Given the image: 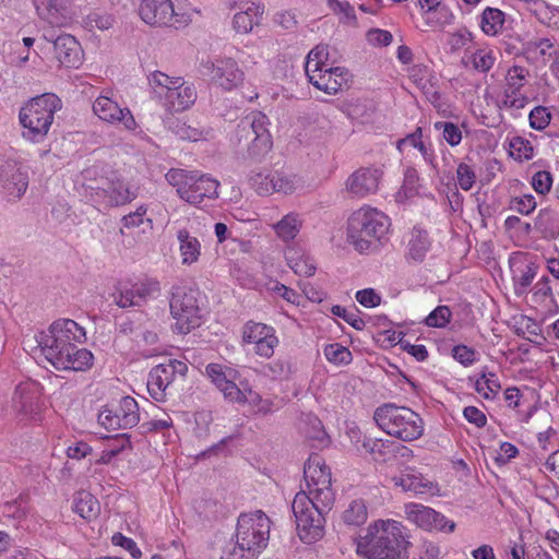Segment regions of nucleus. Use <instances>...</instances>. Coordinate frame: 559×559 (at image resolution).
Wrapping results in <instances>:
<instances>
[{
	"mask_svg": "<svg viewBox=\"0 0 559 559\" xmlns=\"http://www.w3.org/2000/svg\"><path fill=\"white\" fill-rule=\"evenodd\" d=\"M536 200L533 194H523L521 197L511 198L509 209L521 215H530L536 209Z\"/></svg>",
	"mask_w": 559,
	"mask_h": 559,
	"instance_id": "nucleus-51",
	"label": "nucleus"
},
{
	"mask_svg": "<svg viewBox=\"0 0 559 559\" xmlns=\"http://www.w3.org/2000/svg\"><path fill=\"white\" fill-rule=\"evenodd\" d=\"M392 483L395 487H400L402 491H409L415 495L432 493L437 490V485L435 483L413 469L405 471L400 475L392 477Z\"/></svg>",
	"mask_w": 559,
	"mask_h": 559,
	"instance_id": "nucleus-26",
	"label": "nucleus"
},
{
	"mask_svg": "<svg viewBox=\"0 0 559 559\" xmlns=\"http://www.w3.org/2000/svg\"><path fill=\"white\" fill-rule=\"evenodd\" d=\"M146 212L147 207L145 205H140L134 212L124 215L121 218L122 227L120 228V233L123 234V228L130 229L142 225Z\"/></svg>",
	"mask_w": 559,
	"mask_h": 559,
	"instance_id": "nucleus-60",
	"label": "nucleus"
},
{
	"mask_svg": "<svg viewBox=\"0 0 559 559\" xmlns=\"http://www.w3.org/2000/svg\"><path fill=\"white\" fill-rule=\"evenodd\" d=\"M241 403L249 404L253 411L260 415H266L274 409L273 401L263 399L258 392H254L251 389L245 390Z\"/></svg>",
	"mask_w": 559,
	"mask_h": 559,
	"instance_id": "nucleus-43",
	"label": "nucleus"
},
{
	"mask_svg": "<svg viewBox=\"0 0 559 559\" xmlns=\"http://www.w3.org/2000/svg\"><path fill=\"white\" fill-rule=\"evenodd\" d=\"M510 155L518 160L531 159L534 148L531 142L522 136H514L509 142Z\"/></svg>",
	"mask_w": 559,
	"mask_h": 559,
	"instance_id": "nucleus-44",
	"label": "nucleus"
},
{
	"mask_svg": "<svg viewBox=\"0 0 559 559\" xmlns=\"http://www.w3.org/2000/svg\"><path fill=\"white\" fill-rule=\"evenodd\" d=\"M204 67L211 82L225 91L236 88L245 79L243 71L233 58L216 59Z\"/></svg>",
	"mask_w": 559,
	"mask_h": 559,
	"instance_id": "nucleus-15",
	"label": "nucleus"
},
{
	"mask_svg": "<svg viewBox=\"0 0 559 559\" xmlns=\"http://www.w3.org/2000/svg\"><path fill=\"white\" fill-rule=\"evenodd\" d=\"M122 333L134 335V340L138 344V347L141 346H154L158 343V334L153 331L142 326L133 328L131 323H126L121 325Z\"/></svg>",
	"mask_w": 559,
	"mask_h": 559,
	"instance_id": "nucleus-41",
	"label": "nucleus"
},
{
	"mask_svg": "<svg viewBox=\"0 0 559 559\" xmlns=\"http://www.w3.org/2000/svg\"><path fill=\"white\" fill-rule=\"evenodd\" d=\"M391 441L382 439H367L364 441V449L373 455L376 460L384 459L390 453Z\"/></svg>",
	"mask_w": 559,
	"mask_h": 559,
	"instance_id": "nucleus-56",
	"label": "nucleus"
},
{
	"mask_svg": "<svg viewBox=\"0 0 559 559\" xmlns=\"http://www.w3.org/2000/svg\"><path fill=\"white\" fill-rule=\"evenodd\" d=\"M44 37L53 44L55 56L60 64L67 68H79L83 52L79 41L72 35L62 34L56 39L48 38L46 35Z\"/></svg>",
	"mask_w": 559,
	"mask_h": 559,
	"instance_id": "nucleus-25",
	"label": "nucleus"
},
{
	"mask_svg": "<svg viewBox=\"0 0 559 559\" xmlns=\"http://www.w3.org/2000/svg\"><path fill=\"white\" fill-rule=\"evenodd\" d=\"M198 292L188 287H176L169 307L175 320L174 329L187 334L201 324V310L198 304Z\"/></svg>",
	"mask_w": 559,
	"mask_h": 559,
	"instance_id": "nucleus-12",
	"label": "nucleus"
},
{
	"mask_svg": "<svg viewBox=\"0 0 559 559\" xmlns=\"http://www.w3.org/2000/svg\"><path fill=\"white\" fill-rule=\"evenodd\" d=\"M405 513L411 522L426 531L448 530V532H453L455 528L454 522L447 520L443 514L432 508L423 504L408 503L405 506Z\"/></svg>",
	"mask_w": 559,
	"mask_h": 559,
	"instance_id": "nucleus-21",
	"label": "nucleus"
},
{
	"mask_svg": "<svg viewBox=\"0 0 559 559\" xmlns=\"http://www.w3.org/2000/svg\"><path fill=\"white\" fill-rule=\"evenodd\" d=\"M262 372L265 377L273 380H284L292 373V364L287 357L277 359L262 366Z\"/></svg>",
	"mask_w": 559,
	"mask_h": 559,
	"instance_id": "nucleus-40",
	"label": "nucleus"
},
{
	"mask_svg": "<svg viewBox=\"0 0 559 559\" xmlns=\"http://www.w3.org/2000/svg\"><path fill=\"white\" fill-rule=\"evenodd\" d=\"M274 330L273 326L249 321L245 324L242 329V342L247 344H259L265 336Z\"/></svg>",
	"mask_w": 559,
	"mask_h": 559,
	"instance_id": "nucleus-39",
	"label": "nucleus"
},
{
	"mask_svg": "<svg viewBox=\"0 0 559 559\" xmlns=\"http://www.w3.org/2000/svg\"><path fill=\"white\" fill-rule=\"evenodd\" d=\"M452 318V311L448 306H438L425 319L426 325L430 328H444Z\"/></svg>",
	"mask_w": 559,
	"mask_h": 559,
	"instance_id": "nucleus-52",
	"label": "nucleus"
},
{
	"mask_svg": "<svg viewBox=\"0 0 559 559\" xmlns=\"http://www.w3.org/2000/svg\"><path fill=\"white\" fill-rule=\"evenodd\" d=\"M173 132L181 140L199 141L203 133L201 130L177 120L171 127Z\"/></svg>",
	"mask_w": 559,
	"mask_h": 559,
	"instance_id": "nucleus-58",
	"label": "nucleus"
},
{
	"mask_svg": "<svg viewBox=\"0 0 559 559\" xmlns=\"http://www.w3.org/2000/svg\"><path fill=\"white\" fill-rule=\"evenodd\" d=\"M139 14L151 26L180 29L192 22V11L175 9L170 0H142Z\"/></svg>",
	"mask_w": 559,
	"mask_h": 559,
	"instance_id": "nucleus-11",
	"label": "nucleus"
},
{
	"mask_svg": "<svg viewBox=\"0 0 559 559\" xmlns=\"http://www.w3.org/2000/svg\"><path fill=\"white\" fill-rule=\"evenodd\" d=\"M538 21L548 27L559 28V10L548 4H542L535 10Z\"/></svg>",
	"mask_w": 559,
	"mask_h": 559,
	"instance_id": "nucleus-54",
	"label": "nucleus"
},
{
	"mask_svg": "<svg viewBox=\"0 0 559 559\" xmlns=\"http://www.w3.org/2000/svg\"><path fill=\"white\" fill-rule=\"evenodd\" d=\"M263 7L257 3L247 4L243 10L234 15V28L238 33L247 34L259 23Z\"/></svg>",
	"mask_w": 559,
	"mask_h": 559,
	"instance_id": "nucleus-31",
	"label": "nucleus"
},
{
	"mask_svg": "<svg viewBox=\"0 0 559 559\" xmlns=\"http://www.w3.org/2000/svg\"><path fill=\"white\" fill-rule=\"evenodd\" d=\"M39 17L51 26L62 27L71 21L70 0H33Z\"/></svg>",
	"mask_w": 559,
	"mask_h": 559,
	"instance_id": "nucleus-24",
	"label": "nucleus"
},
{
	"mask_svg": "<svg viewBox=\"0 0 559 559\" xmlns=\"http://www.w3.org/2000/svg\"><path fill=\"white\" fill-rule=\"evenodd\" d=\"M0 185L11 200H19L28 187V176L21 164L14 159L0 163Z\"/></svg>",
	"mask_w": 559,
	"mask_h": 559,
	"instance_id": "nucleus-17",
	"label": "nucleus"
},
{
	"mask_svg": "<svg viewBox=\"0 0 559 559\" xmlns=\"http://www.w3.org/2000/svg\"><path fill=\"white\" fill-rule=\"evenodd\" d=\"M271 521L261 510L238 518L236 542L224 551L222 559H257L270 539Z\"/></svg>",
	"mask_w": 559,
	"mask_h": 559,
	"instance_id": "nucleus-2",
	"label": "nucleus"
},
{
	"mask_svg": "<svg viewBox=\"0 0 559 559\" xmlns=\"http://www.w3.org/2000/svg\"><path fill=\"white\" fill-rule=\"evenodd\" d=\"M308 493L319 499L325 506H332L335 495L332 489L331 472L319 455L310 456L304 467Z\"/></svg>",
	"mask_w": 559,
	"mask_h": 559,
	"instance_id": "nucleus-13",
	"label": "nucleus"
},
{
	"mask_svg": "<svg viewBox=\"0 0 559 559\" xmlns=\"http://www.w3.org/2000/svg\"><path fill=\"white\" fill-rule=\"evenodd\" d=\"M527 75L528 70L524 67L513 66L510 68L506 75L507 86L504 92H520L525 84Z\"/></svg>",
	"mask_w": 559,
	"mask_h": 559,
	"instance_id": "nucleus-48",
	"label": "nucleus"
},
{
	"mask_svg": "<svg viewBox=\"0 0 559 559\" xmlns=\"http://www.w3.org/2000/svg\"><path fill=\"white\" fill-rule=\"evenodd\" d=\"M531 185L536 193L545 195L552 187V176L549 171L539 170L533 175Z\"/></svg>",
	"mask_w": 559,
	"mask_h": 559,
	"instance_id": "nucleus-57",
	"label": "nucleus"
},
{
	"mask_svg": "<svg viewBox=\"0 0 559 559\" xmlns=\"http://www.w3.org/2000/svg\"><path fill=\"white\" fill-rule=\"evenodd\" d=\"M332 506H325L312 495L301 490L295 495L292 502V511L295 516L299 538L307 544H312L324 535V514Z\"/></svg>",
	"mask_w": 559,
	"mask_h": 559,
	"instance_id": "nucleus-6",
	"label": "nucleus"
},
{
	"mask_svg": "<svg viewBox=\"0 0 559 559\" xmlns=\"http://www.w3.org/2000/svg\"><path fill=\"white\" fill-rule=\"evenodd\" d=\"M85 340L84 328L71 319H59L47 331L40 332L37 342L45 358L50 360L74 344L84 343Z\"/></svg>",
	"mask_w": 559,
	"mask_h": 559,
	"instance_id": "nucleus-10",
	"label": "nucleus"
},
{
	"mask_svg": "<svg viewBox=\"0 0 559 559\" xmlns=\"http://www.w3.org/2000/svg\"><path fill=\"white\" fill-rule=\"evenodd\" d=\"M323 353L325 358L335 365H347L353 359L350 350L338 343L326 345Z\"/></svg>",
	"mask_w": 559,
	"mask_h": 559,
	"instance_id": "nucleus-45",
	"label": "nucleus"
},
{
	"mask_svg": "<svg viewBox=\"0 0 559 559\" xmlns=\"http://www.w3.org/2000/svg\"><path fill=\"white\" fill-rule=\"evenodd\" d=\"M332 313L344 319L356 330H361L365 326L364 320L359 318L354 310H348L342 306L336 305L332 307Z\"/></svg>",
	"mask_w": 559,
	"mask_h": 559,
	"instance_id": "nucleus-61",
	"label": "nucleus"
},
{
	"mask_svg": "<svg viewBox=\"0 0 559 559\" xmlns=\"http://www.w3.org/2000/svg\"><path fill=\"white\" fill-rule=\"evenodd\" d=\"M530 126L536 130H544L548 127L551 115L546 107L537 106L530 112Z\"/></svg>",
	"mask_w": 559,
	"mask_h": 559,
	"instance_id": "nucleus-59",
	"label": "nucleus"
},
{
	"mask_svg": "<svg viewBox=\"0 0 559 559\" xmlns=\"http://www.w3.org/2000/svg\"><path fill=\"white\" fill-rule=\"evenodd\" d=\"M382 170L374 167H361L354 171L346 180V190L354 198H366L378 191Z\"/></svg>",
	"mask_w": 559,
	"mask_h": 559,
	"instance_id": "nucleus-22",
	"label": "nucleus"
},
{
	"mask_svg": "<svg viewBox=\"0 0 559 559\" xmlns=\"http://www.w3.org/2000/svg\"><path fill=\"white\" fill-rule=\"evenodd\" d=\"M467 62L479 72H488L495 64V51L489 47H481L466 55Z\"/></svg>",
	"mask_w": 559,
	"mask_h": 559,
	"instance_id": "nucleus-38",
	"label": "nucleus"
},
{
	"mask_svg": "<svg viewBox=\"0 0 559 559\" xmlns=\"http://www.w3.org/2000/svg\"><path fill=\"white\" fill-rule=\"evenodd\" d=\"M474 389L486 400H492L501 389L496 373L483 371L475 380Z\"/></svg>",
	"mask_w": 559,
	"mask_h": 559,
	"instance_id": "nucleus-37",
	"label": "nucleus"
},
{
	"mask_svg": "<svg viewBox=\"0 0 559 559\" xmlns=\"http://www.w3.org/2000/svg\"><path fill=\"white\" fill-rule=\"evenodd\" d=\"M267 126L269 119L264 114L251 112L237 124L231 141L249 155L262 156L272 147V136Z\"/></svg>",
	"mask_w": 559,
	"mask_h": 559,
	"instance_id": "nucleus-9",
	"label": "nucleus"
},
{
	"mask_svg": "<svg viewBox=\"0 0 559 559\" xmlns=\"http://www.w3.org/2000/svg\"><path fill=\"white\" fill-rule=\"evenodd\" d=\"M391 221L383 212L369 205L354 211L347 221V241L360 253L379 249L385 239Z\"/></svg>",
	"mask_w": 559,
	"mask_h": 559,
	"instance_id": "nucleus-3",
	"label": "nucleus"
},
{
	"mask_svg": "<svg viewBox=\"0 0 559 559\" xmlns=\"http://www.w3.org/2000/svg\"><path fill=\"white\" fill-rule=\"evenodd\" d=\"M537 273V266L534 263H528L521 271V274L513 277L514 293L518 296H522L527 292V288L532 284Z\"/></svg>",
	"mask_w": 559,
	"mask_h": 559,
	"instance_id": "nucleus-46",
	"label": "nucleus"
},
{
	"mask_svg": "<svg viewBox=\"0 0 559 559\" xmlns=\"http://www.w3.org/2000/svg\"><path fill=\"white\" fill-rule=\"evenodd\" d=\"M431 246L428 233L423 229L414 228L411 233L408 240L407 258L415 261L421 262Z\"/></svg>",
	"mask_w": 559,
	"mask_h": 559,
	"instance_id": "nucleus-32",
	"label": "nucleus"
},
{
	"mask_svg": "<svg viewBox=\"0 0 559 559\" xmlns=\"http://www.w3.org/2000/svg\"><path fill=\"white\" fill-rule=\"evenodd\" d=\"M277 345L278 338L275 334V330H273L269 336H265L264 340L255 345L254 350L257 355L264 358H270L274 354V349Z\"/></svg>",
	"mask_w": 559,
	"mask_h": 559,
	"instance_id": "nucleus-62",
	"label": "nucleus"
},
{
	"mask_svg": "<svg viewBox=\"0 0 559 559\" xmlns=\"http://www.w3.org/2000/svg\"><path fill=\"white\" fill-rule=\"evenodd\" d=\"M299 187L296 175L286 171H273L274 193L292 194Z\"/></svg>",
	"mask_w": 559,
	"mask_h": 559,
	"instance_id": "nucleus-42",
	"label": "nucleus"
},
{
	"mask_svg": "<svg viewBox=\"0 0 559 559\" xmlns=\"http://www.w3.org/2000/svg\"><path fill=\"white\" fill-rule=\"evenodd\" d=\"M73 511L81 518L92 521L98 516L100 512V504L92 493L81 490L74 496Z\"/></svg>",
	"mask_w": 559,
	"mask_h": 559,
	"instance_id": "nucleus-30",
	"label": "nucleus"
},
{
	"mask_svg": "<svg viewBox=\"0 0 559 559\" xmlns=\"http://www.w3.org/2000/svg\"><path fill=\"white\" fill-rule=\"evenodd\" d=\"M167 182L176 188L178 197L192 205H200L205 199L218 197L219 182L198 171L171 168L165 175Z\"/></svg>",
	"mask_w": 559,
	"mask_h": 559,
	"instance_id": "nucleus-8",
	"label": "nucleus"
},
{
	"mask_svg": "<svg viewBox=\"0 0 559 559\" xmlns=\"http://www.w3.org/2000/svg\"><path fill=\"white\" fill-rule=\"evenodd\" d=\"M527 51L543 58L544 62L559 59V45H556L550 38H538L527 43Z\"/></svg>",
	"mask_w": 559,
	"mask_h": 559,
	"instance_id": "nucleus-35",
	"label": "nucleus"
},
{
	"mask_svg": "<svg viewBox=\"0 0 559 559\" xmlns=\"http://www.w3.org/2000/svg\"><path fill=\"white\" fill-rule=\"evenodd\" d=\"M157 281H145L134 284H120L114 293V302L120 308L141 306L146 299L159 293Z\"/></svg>",
	"mask_w": 559,
	"mask_h": 559,
	"instance_id": "nucleus-19",
	"label": "nucleus"
},
{
	"mask_svg": "<svg viewBox=\"0 0 559 559\" xmlns=\"http://www.w3.org/2000/svg\"><path fill=\"white\" fill-rule=\"evenodd\" d=\"M437 130H442L443 139L451 145L456 146L462 141V132L453 122L438 121L435 123Z\"/></svg>",
	"mask_w": 559,
	"mask_h": 559,
	"instance_id": "nucleus-55",
	"label": "nucleus"
},
{
	"mask_svg": "<svg viewBox=\"0 0 559 559\" xmlns=\"http://www.w3.org/2000/svg\"><path fill=\"white\" fill-rule=\"evenodd\" d=\"M58 370L85 371L93 366L94 356L86 348L73 347L48 360Z\"/></svg>",
	"mask_w": 559,
	"mask_h": 559,
	"instance_id": "nucleus-23",
	"label": "nucleus"
},
{
	"mask_svg": "<svg viewBox=\"0 0 559 559\" xmlns=\"http://www.w3.org/2000/svg\"><path fill=\"white\" fill-rule=\"evenodd\" d=\"M93 111L100 120L111 124L122 123L129 131H133L138 127L130 109L120 107L108 96H98L93 103Z\"/></svg>",
	"mask_w": 559,
	"mask_h": 559,
	"instance_id": "nucleus-20",
	"label": "nucleus"
},
{
	"mask_svg": "<svg viewBox=\"0 0 559 559\" xmlns=\"http://www.w3.org/2000/svg\"><path fill=\"white\" fill-rule=\"evenodd\" d=\"M12 407L20 419H35L40 411L38 385L35 382H22L16 385L12 397Z\"/></svg>",
	"mask_w": 559,
	"mask_h": 559,
	"instance_id": "nucleus-18",
	"label": "nucleus"
},
{
	"mask_svg": "<svg viewBox=\"0 0 559 559\" xmlns=\"http://www.w3.org/2000/svg\"><path fill=\"white\" fill-rule=\"evenodd\" d=\"M266 290L282 297L284 300H286L289 304L293 305H299L301 300V296L294 289L287 287L286 285L277 282V281H270L266 284Z\"/></svg>",
	"mask_w": 559,
	"mask_h": 559,
	"instance_id": "nucleus-50",
	"label": "nucleus"
},
{
	"mask_svg": "<svg viewBox=\"0 0 559 559\" xmlns=\"http://www.w3.org/2000/svg\"><path fill=\"white\" fill-rule=\"evenodd\" d=\"M328 47L319 45L310 50L307 56L305 71L316 72L317 69H323L328 67L325 61L328 60Z\"/></svg>",
	"mask_w": 559,
	"mask_h": 559,
	"instance_id": "nucleus-49",
	"label": "nucleus"
},
{
	"mask_svg": "<svg viewBox=\"0 0 559 559\" xmlns=\"http://www.w3.org/2000/svg\"><path fill=\"white\" fill-rule=\"evenodd\" d=\"M250 186L259 195H270L274 193L273 173H254L250 176Z\"/></svg>",
	"mask_w": 559,
	"mask_h": 559,
	"instance_id": "nucleus-47",
	"label": "nucleus"
},
{
	"mask_svg": "<svg viewBox=\"0 0 559 559\" xmlns=\"http://www.w3.org/2000/svg\"><path fill=\"white\" fill-rule=\"evenodd\" d=\"M309 82L318 90L329 95H335L347 88L350 83V73L344 67H325L316 72L306 71Z\"/></svg>",
	"mask_w": 559,
	"mask_h": 559,
	"instance_id": "nucleus-16",
	"label": "nucleus"
},
{
	"mask_svg": "<svg viewBox=\"0 0 559 559\" xmlns=\"http://www.w3.org/2000/svg\"><path fill=\"white\" fill-rule=\"evenodd\" d=\"M476 173L473 169L472 166L460 163L456 168V182L459 187L464 190L468 191L473 188L474 183L476 182Z\"/></svg>",
	"mask_w": 559,
	"mask_h": 559,
	"instance_id": "nucleus-53",
	"label": "nucleus"
},
{
	"mask_svg": "<svg viewBox=\"0 0 559 559\" xmlns=\"http://www.w3.org/2000/svg\"><path fill=\"white\" fill-rule=\"evenodd\" d=\"M61 107V99L52 93L32 98L19 114L23 138L33 143L41 142L48 134L55 114Z\"/></svg>",
	"mask_w": 559,
	"mask_h": 559,
	"instance_id": "nucleus-4",
	"label": "nucleus"
},
{
	"mask_svg": "<svg viewBox=\"0 0 559 559\" xmlns=\"http://www.w3.org/2000/svg\"><path fill=\"white\" fill-rule=\"evenodd\" d=\"M373 419L385 433L405 442L417 440L424 435L423 418L406 406L383 404L376 408Z\"/></svg>",
	"mask_w": 559,
	"mask_h": 559,
	"instance_id": "nucleus-5",
	"label": "nucleus"
},
{
	"mask_svg": "<svg viewBox=\"0 0 559 559\" xmlns=\"http://www.w3.org/2000/svg\"><path fill=\"white\" fill-rule=\"evenodd\" d=\"M118 417L121 429L132 428L140 421V409L136 401L131 396H124L120 400L117 409H114Z\"/></svg>",
	"mask_w": 559,
	"mask_h": 559,
	"instance_id": "nucleus-29",
	"label": "nucleus"
},
{
	"mask_svg": "<svg viewBox=\"0 0 559 559\" xmlns=\"http://www.w3.org/2000/svg\"><path fill=\"white\" fill-rule=\"evenodd\" d=\"M301 225L300 216L296 213H289L274 225V229L282 240L289 241L298 235Z\"/></svg>",
	"mask_w": 559,
	"mask_h": 559,
	"instance_id": "nucleus-36",
	"label": "nucleus"
},
{
	"mask_svg": "<svg viewBox=\"0 0 559 559\" xmlns=\"http://www.w3.org/2000/svg\"><path fill=\"white\" fill-rule=\"evenodd\" d=\"M476 350L466 345H456L452 348L453 358L465 367L476 361Z\"/></svg>",
	"mask_w": 559,
	"mask_h": 559,
	"instance_id": "nucleus-63",
	"label": "nucleus"
},
{
	"mask_svg": "<svg viewBox=\"0 0 559 559\" xmlns=\"http://www.w3.org/2000/svg\"><path fill=\"white\" fill-rule=\"evenodd\" d=\"M182 265H192L201 255V243L188 229L181 228L176 234Z\"/></svg>",
	"mask_w": 559,
	"mask_h": 559,
	"instance_id": "nucleus-28",
	"label": "nucleus"
},
{
	"mask_svg": "<svg viewBox=\"0 0 559 559\" xmlns=\"http://www.w3.org/2000/svg\"><path fill=\"white\" fill-rule=\"evenodd\" d=\"M187 371V364L177 359H168L167 362L155 366L147 380L150 395L156 401H163L169 385L177 377H185Z\"/></svg>",
	"mask_w": 559,
	"mask_h": 559,
	"instance_id": "nucleus-14",
	"label": "nucleus"
},
{
	"mask_svg": "<svg viewBox=\"0 0 559 559\" xmlns=\"http://www.w3.org/2000/svg\"><path fill=\"white\" fill-rule=\"evenodd\" d=\"M504 24V13L497 9L487 7L481 15L479 26L488 36H496L502 31Z\"/></svg>",
	"mask_w": 559,
	"mask_h": 559,
	"instance_id": "nucleus-34",
	"label": "nucleus"
},
{
	"mask_svg": "<svg viewBox=\"0 0 559 559\" xmlns=\"http://www.w3.org/2000/svg\"><path fill=\"white\" fill-rule=\"evenodd\" d=\"M217 389L224 394V397L230 402L241 403L243 400L245 391L240 390L237 384L229 379H226Z\"/></svg>",
	"mask_w": 559,
	"mask_h": 559,
	"instance_id": "nucleus-64",
	"label": "nucleus"
},
{
	"mask_svg": "<svg viewBox=\"0 0 559 559\" xmlns=\"http://www.w3.org/2000/svg\"><path fill=\"white\" fill-rule=\"evenodd\" d=\"M147 79L153 98L167 111H183L197 100L194 86L187 84L181 76H169L162 71H154Z\"/></svg>",
	"mask_w": 559,
	"mask_h": 559,
	"instance_id": "nucleus-7",
	"label": "nucleus"
},
{
	"mask_svg": "<svg viewBox=\"0 0 559 559\" xmlns=\"http://www.w3.org/2000/svg\"><path fill=\"white\" fill-rule=\"evenodd\" d=\"M110 206H120L130 203L139 194V188L122 179L112 180L107 190Z\"/></svg>",
	"mask_w": 559,
	"mask_h": 559,
	"instance_id": "nucleus-27",
	"label": "nucleus"
},
{
	"mask_svg": "<svg viewBox=\"0 0 559 559\" xmlns=\"http://www.w3.org/2000/svg\"><path fill=\"white\" fill-rule=\"evenodd\" d=\"M406 528L394 520H377L355 538L357 555L366 559H404L409 545Z\"/></svg>",
	"mask_w": 559,
	"mask_h": 559,
	"instance_id": "nucleus-1",
	"label": "nucleus"
},
{
	"mask_svg": "<svg viewBox=\"0 0 559 559\" xmlns=\"http://www.w3.org/2000/svg\"><path fill=\"white\" fill-rule=\"evenodd\" d=\"M342 522L352 527H358L368 519V508L364 499H354L344 509L341 515Z\"/></svg>",
	"mask_w": 559,
	"mask_h": 559,
	"instance_id": "nucleus-33",
	"label": "nucleus"
}]
</instances>
